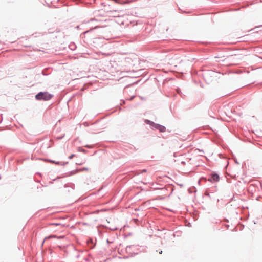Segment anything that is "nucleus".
I'll use <instances>...</instances> for the list:
<instances>
[{"mask_svg": "<svg viewBox=\"0 0 262 262\" xmlns=\"http://www.w3.org/2000/svg\"><path fill=\"white\" fill-rule=\"evenodd\" d=\"M52 97V95L48 92H40L38 93L36 96L35 98L38 100H49Z\"/></svg>", "mask_w": 262, "mask_h": 262, "instance_id": "nucleus-1", "label": "nucleus"}, {"mask_svg": "<svg viewBox=\"0 0 262 262\" xmlns=\"http://www.w3.org/2000/svg\"><path fill=\"white\" fill-rule=\"evenodd\" d=\"M153 127L156 129H158L160 132H164L166 130V128L164 126L158 124H154Z\"/></svg>", "mask_w": 262, "mask_h": 262, "instance_id": "nucleus-2", "label": "nucleus"}, {"mask_svg": "<svg viewBox=\"0 0 262 262\" xmlns=\"http://www.w3.org/2000/svg\"><path fill=\"white\" fill-rule=\"evenodd\" d=\"M219 180V176L217 174H212L211 177L209 180L211 182H217Z\"/></svg>", "mask_w": 262, "mask_h": 262, "instance_id": "nucleus-3", "label": "nucleus"}, {"mask_svg": "<svg viewBox=\"0 0 262 262\" xmlns=\"http://www.w3.org/2000/svg\"><path fill=\"white\" fill-rule=\"evenodd\" d=\"M63 237V236H57L56 235H50L48 237H46L45 238L44 241L47 240L48 239H50L51 238H56L58 239H61V238H62Z\"/></svg>", "mask_w": 262, "mask_h": 262, "instance_id": "nucleus-4", "label": "nucleus"}, {"mask_svg": "<svg viewBox=\"0 0 262 262\" xmlns=\"http://www.w3.org/2000/svg\"><path fill=\"white\" fill-rule=\"evenodd\" d=\"M145 122L146 123L151 125L152 127L154 126V124H155L154 122H151V121H150V120H145Z\"/></svg>", "mask_w": 262, "mask_h": 262, "instance_id": "nucleus-5", "label": "nucleus"}, {"mask_svg": "<svg viewBox=\"0 0 262 262\" xmlns=\"http://www.w3.org/2000/svg\"><path fill=\"white\" fill-rule=\"evenodd\" d=\"M145 122L146 123L151 125L152 127L154 126V124H155L154 122H151V121H150V120H145Z\"/></svg>", "mask_w": 262, "mask_h": 262, "instance_id": "nucleus-6", "label": "nucleus"}, {"mask_svg": "<svg viewBox=\"0 0 262 262\" xmlns=\"http://www.w3.org/2000/svg\"><path fill=\"white\" fill-rule=\"evenodd\" d=\"M50 225H56V226H59L60 227H63V225H62L61 224H59V223H51L49 224Z\"/></svg>", "mask_w": 262, "mask_h": 262, "instance_id": "nucleus-7", "label": "nucleus"}, {"mask_svg": "<svg viewBox=\"0 0 262 262\" xmlns=\"http://www.w3.org/2000/svg\"><path fill=\"white\" fill-rule=\"evenodd\" d=\"M74 156H75V155H74V154H72V155H71L70 156H69V158L70 159H72V158L74 157Z\"/></svg>", "mask_w": 262, "mask_h": 262, "instance_id": "nucleus-8", "label": "nucleus"}, {"mask_svg": "<svg viewBox=\"0 0 262 262\" xmlns=\"http://www.w3.org/2000/svg\"><path fill=\"white\" fill-rule=\"evenodd\" d=\"M84 169L85 170H88V168H85Z\"/></svg>", "mask_w": 262, "mask_h": 262, "instance_id": "nucleus-9", "label": "nucleus"}]
</instances>
